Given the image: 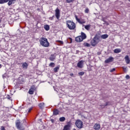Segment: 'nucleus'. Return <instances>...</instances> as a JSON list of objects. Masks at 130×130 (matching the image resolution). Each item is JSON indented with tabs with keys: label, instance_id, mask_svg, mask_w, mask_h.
<instances>
[{
	"label": "nucleus",
	"instance_id": "obj_1",
	"mask_svg": "<svg viewBox=\"0 0 130 130\" xmlns=\"http://www.w3.org/2000/svg\"><path fill=\"white\" fill-rule=\"evenodd\" d=\"M40 43L42 46L44 47H48L49 46V43L47 40V39L44 37H42L40 39Z\"/></svg>",
	"mask_w": 130,
	"mask_h": 130
},
{
	"label": "nucleus",
	"instance_id": "obj_2",
	"mask_svg": "<svg viewBox=\"0 0 130 130\" xmlns=\"http://www.w3.org/2000/svg\"><path fill=\"white\" fill-rule=\"evenodd\" d=\"M67 27L70 30H75L76 29V23L71 20H68L66 22Z\"/></svg>",
	"mask_w": 130,
	"mask_h": 130
},
{
	"label": "nucleus",
	"instance_id": "obj_3",
	"mask_svg": "<svg viewBox=\"0 0 130 130\" xmlns=\"http://www.w3.org/2000/svg\"><path fill=\"white\" fill-rule=\"evenodd\" d=\"M75 125H76L77 127H78V128H82L83 121L80 119H77L75 122Z\"/></svg>",
	"mask_w": 130,
	"mask_h": 130
},
{
	"label": "nucleus",
	"instance_id": "obj_4",
	"mask_svg": "<svg viewBox=\"0 0 130 130\" xmlns=\"http://www.w3.org/2000/svg\"><path fill=\"white\" fill-rule=\"evenodd\" d=\"M98 42H99V38L95 36L91 41V44L92 46H95L97 45V43H98Z\"/></svg>",
	"mask_w": 130,
	"mask_h": 130
},
{
	"label": "nucleus",
	"instance_id": "obj_5",
	"mask_svg": "<svg viewBox=\"0 0 130 130\" xmlns=\"http://www.w3.org/2000/svg\"><path fill=\"white\" fill-rule=\"evenodd\" d=\"M16 126L17 128L20 130H24L25 129V127H23L22 125H21V122L20 120H18L17 122L16 123Z\"/></svg>",
	"mask_w": 130,
	"mask_h": 130
},
{
	"label": "nucleus",
	"instance_id": "obj_6",
	"mask_svg": "<svg viewBox=\"0 0 130 130\" xmlns=\"http://www.w3.org/2000/svg\"><path fill=\"white\" fill-rule=\"evenodd\" d=\"M55 16L57 19L59 20V18H60V10L57 8L55 10Z\"/></svg>",
	"mask_w": 130,
	"mask_h": 130
},
{
	"label": "nucleus",
	"instance_id": "obj_7",
	"mask_svg": "<svg viewBox=\"0 0 130 130\" xmlns=\"http://www.w3.org/2000/svg\"><path fill=\"white\" fill-rule=\"evenodd\" d=\"M71 125H72V123L71 122V121H69L67 123V124L64 126L63 130H70Z\"/></svg>",
	"mask_w": 130,
	"mask_h": 130
},
{
	"label": "nucleus",
	"instance_id": "obj_8",
	"mask_svg": "<svg viewBox=\"0 0 130 130\" xmlns=\"http://www.w3.org/2000/svg\"><path fill=\"white\" fill-rule=\"evenodd\" d=\"M75 19L76 20V21L79 23V24H85L86 23V21H85L84 19H79V18H78V16L75 15Z\"/></svg>",
	"mask_w": 130,
	"mask_h": 130
},
{
	"label": "nucleus",
	"instance_id": "obj_9",
	"mask_svg": "<svg viewBox=\"0 0 130 130\" xmlns=\"http://www.w3.org/2000/svg\"><path fill=\"white\" fill-rule=\"evenodd\" d=\"M93 128L94 130H100V128H101V125H100V123H96L93 125Z\"/></svg>",
	"mask_w": 130,
	"mask_h": 130
},
{
	"label": "nucleus",
	"instance_id": "obj_10",
	"mask_svg": "<svg viewBox=\"0 0 130 130\" xmlns=\"http://www.w3.org/2000/svg\"><path fill=\"white\" fill-rule=\"evenodd\" d=\"M83 66H84V61L82 60L79 61L77 63V67L79 69H83Z\"/></svg>",
	"mask_w": 130,
	"mask_h": 130
},
{
	"label": "nucleus",
	"instance_id": "obj_11",
	"mask_svg": "<svg viewBox=\"0 0 130 130\" xmlns=\"http://www.w3.org/2000/svg\"><path fill=\"white\" fill-rule=\"evenodd\" d=\"M84 40L80 36H79L75 38V41L76 42H82Z\"/></svg>",
	"mask_w": 130,
	"mask_h": 130
},
{
	"label": "nucleus",
	"instance_id": "obj_12",
	"mask_svg": "<svg viewBox=\"0 0 130 130\" xmlns=\"http://www.w3.org/2000/svg\"><path fill=\"white\" fill-rule=\"evenodd\" d=\"M113 61V57H110L105 61V63H109V62H112Z\"/></svg>",
	"mask_w": 130,
	"mask_h": 130
},
{
	"label": "nucleus",
	"instance_id": "obj_13",
	"mask_svg": "<svg viewBox=\"0 0 130 130\" xmlns=\"http://www.w3.org/2000/svg\"><path fill=\"white\" fill-rule=\"evenodd\" d=\"M125 61L127 64H128L130 63V59L129 56L128 55H126L124 57Z\"/></svg>",
	"mask_w": 130,
	"mask_h": 130
},
{
	"label": "nucleus",
	"instance_id": "obj_14",
	"mask_svg": "<svg viewBox=\"0 0 130 130\" xmlns=\"http://www.w3.org/2000/svg\"><path fill=\"white\" fill-rule=\"evenodd\" d=\"M80 37L83 40L86 39V38H87V36L86 35V34H85L83 32H81Z\"/></svg>",
	"mask_w": 130,
	"mask_h": 130
},
{
	"label": "nucleus",
	"instance_id": "obj_15",
	"mask_svg": "<svg viewBox=\"0 0 130 130\" xmlns=\"http://www.w3.org/2000/svg\"><path fill=\"white\" fill-rule=\"evenodd\" d=\"M53 115H58L59 114V110L55 109L53 111Z\"/></svg>",
	"mask_w": 130,
	"mask_h": 130
},
{
	"label": "nucleus",
	"instance_id": "obj_16",
	"mask_svg": "<svg viewBox=\"0 0 130 130\" xmlns=\"http://www.w3.org/2000/svg\"><path fill=\"white\" fill-rule=\"evenodd\" d=\"M49 59L51 61H54V59H55V55H54V54H52L49 57Z\"/></svg>",
	"mask_w": 130,
	"mask_h": 130
},
{
	"label": "nucleus",
	"instance_id": "obj_17",
	"mask_svg": "<svg viewBox=\"0 0 130 130\" xmlns=\"http://www.w3.org/2000/svg\"><path fill=\"white\" fill-rule=\"evenodd\" d=\"M28 63L25 62L22 63V67L23 68V69L27 70V69H28Z\"/></svg>",
	"mask_w": 130,
	"mask_h": 130
},
{
	"label": "nucleus",
	"instance_id": "obj_18",
	"mask_svg": "<svg viewBox=\"0 0 130 130\" xmlns=\"http://www.w3.org/2000/svg\"><path fill=\"white\" fill-rule=\"evenodd\" d=\"M14 2H16V0H9L8 5V6H11V5H13L14 4Z\"/></svg>",
	"mask_w": 130,
	"mask_h": 130
},
{
	"label": "nucleus",
	"instance_id": "obj_19",
	"mask_svg": "<svg viewBox=\"0 0 130 130\" xmlns=\"http://www.w3.org/2000/svg\"><path fill=\"white\" fill-rule=\"evenodd\" d=\"M84 28L86 30H87V31H89L91 28V24L86 25L84 26Z\"/></svg>",
	"mask_w": 130,
	"mask_h": 130
},
{
	"label": "nucleus",
	"instance_id": "obj_20",
	"mask_svg": "<svg viewBox=\"0 0 130 130\" xmlns=\"http://www.w3.org/2000/svg\"><path fill=\"white\" fill-rule=\"evenodd\" d=\"M9 2V0H0V5L6 4Z\"/></svg>",
	"mask_w": 130,
	"mask_h": 130
},
{
	"label": "nucleus",
	"instance_id": "obj_21",
	"mask_svg": "<svg viewBox=\"0 0 130 130\" xmlns=\"http://www.w3.org/2000/svg\"><path fill=\"white\" fill-rule=\"evenodd\" d=\"M59 70V66L56 67L53 69L54 73H57Z\"/></svg>",
	"mask_w": 130,
	"mask_h": 130
},
{
	"label": "nucleus",
	"instance_id": "obj_22",
	"mask_svg": "<svg viewBox=\"0 0 130 130\" xmlns=\"http://www.w3.org/2000/svg\"><path fill=\"white\" fill-rule=\"evenodd\" d=\"M114 52V53H119V52H121V50L120 49H115Z\"/></svg>",
	"mask_w": 130,
	"mask_h": 130
},
{
	"label": "nucleus",
	"instance_id": "obj_23",
	"mask_svg": "<svg viewBox=\"0 0 130 130\" xmlns=\"http://www.w3.org/2000/svg\"><path fill=\"white\" fill-rule=\"evenodd\" d=\"M44 28L46 31H48L50 29L49 25L47 24L45 25Z\"/></svg>",
	"mask_w": 130,
	"mask_h": 130
},
{
	"label": "nucleus",
	"instance_id": "obj_24",
	"mask_svg": "<svg viewBox=\"0 0 130 130\" xmlns=\"http://www.w3.org/2000/svg\"><path fill=\"white\" fill-rule=\"evenodd\" d=\"M39 107L41 109H43V108H44V104L43 103H40L39 104Z\"/></svg>",
	"mask_w": 130,
	"mask_h": 130
},
{
	"label": "nucleus",
	"instance_id": "obj_25",
	"mask_svg": "<svg viewBox=\"0 0 130 130\" xmlns=\"http://www.w3.org/2000/svg\"><path fill=\"white\" fill-rule=\"evenodd\" d=\"M101 38H102V39H106V38H108V35H103L101 36Z\"/></svg>",
	"mask_w": 130,
	"mask_h": 130
},
{
	"label": "nucleus",
	"instance_id": "obj_26",
	"mask_svg": "<svg viewBox=\"0 0 130 130\" xmlns=\"http://www.w3.org/2000/svg\"><path fill=\"white\" fill-rule=\"evenodd\" d=\"M109 105H111L110 102H107V103H106V104L104 105H100V106L101 107H102V106H103L104 107H106V106H108Z\"/></svg>",
	"mask_w": 130,
	"mask_h": 130
},
{
	"label": "nucleus",
	"instance_id": "obj_27",
	"mask_svg": "<svg viewBox=\"0 0 130 130\" xmlns=\"http://www.w3.org/2000/svg\"><path fill=\"white\" fill-rule=\"evenodd\" d=\"M59 120L61 122H63V121H64L66 120V117H60L59 119Z\"/></svg>",
	"mask_w": 130,
	"mask_h": 130
},
{
	"label": "nucleus",
	"instance_id": "obj_28",
	"mask_svg": "<svg viewBox=\"0 0 130 130\" xmlns=\"http://www.w3.org/2000/svg\"><path fill=\"white\" fill-rule=\"evenodd\" d=\"M83 46L85 47H90V46H91V45H90V44L88 43H83Z\"/></svg>",
	"mask_w": 130,
	"mask_h": 130
},
{
	"label": "nucleus",
	"instance_id": "obj_29",
	"mask_svg": "<svg viewBox=\"0 0 130 130\" xmlns=\"http://www.w3.org/2000/svg\"><path fill=\"white\" fill-rule=\"evenodd\" d=\"M49 67H50V68H54V67H55V63H54V62H51L49 64Z\"/></svg>",
	"mask_w": 130,
	"mask_h": 130
},
{
	"label": "nucleus",
	"instance_id": "obj_30",
	"mask_svg": "<svg viewBox=\"0 0 130 130\" xmlns=\"http://www.w3.org/2000/svg\"><path fill=\"white\" fill-rule=\"evenodd\" d=\"M28 93L30 95H33V94H34V90L30 89L28 91Z\"/></svg>",
	"mask_w": 130,
	"mask_h": 130
},
{
	"label": "nucleus",
	"instance_id": "obj_31",
	"mask_svg": "<svg viewBox=\"0 0 130 130\" xmlns=\"http://www.w3.org/2000/svg\"><path fill=\"white\" fill-rule=\"evenodd\" d=\"M84 75H85V72H80L78 73L79 76H84Z\"/></svg>",
	"mask_w": 130,
	"mask_h": 130
},
{
	"label": "nucleus",
	"instance_id": "obj_32",
	"mask_svg": "<svg viewBox=\"0 0 130 130\" xmlns=\"http://www.w3.org/2000/svg\"><path fill=\"white\" fill-rule=\"evenodd\" d=\"M66 2L68 3V4H71V3H74L75 0H66Z\"/></svg>",
	"mask_w": 130,
	"mask_h": 130
},
{
	"label": "nucleus",
	"instance_id": "obj_33",
	"mask_svg": "<svg viewBox=\"0 0 130 130\" xmlns=\"http://www.w3.org/2000/svg\"><path fill=\"white\" fill-rule=\"evenodd\" d=\"M56 42H58V43H60L61 45H62L63 44V41H62L57 40L56 41Z\"/></svg>",
	"mask_w": 130,
	"mask_h": 130
},
{
	"label": "nucleus",
	"instance_id": "obj_34",
	"mask_svg": "<svg viewBox=\"0 0 130 130\" xmlns=\"http://www.w3.org/2000/svg\"><path fill=\"white\" fill-rule=\"evenodd\" d=\"M31 90H32L33 91H35V90L36 89V88H35V86L34 85H32L31 87H30V88Z\"/></svg>",
	"mask_w": 130,
	"mask_h": 130
},
{
	"label": "nucleus",
	"instance_id": "obj_35",
	"mask_svg": "<svg viewBox=\"0 0 130 130\" xmlns=\"http://www.w3.org/2000/svg\"><path fill=\"white\" fill-rule=\"evenodd\" d=\"M84 13L85 14H89V9L88 8L85 9V10L84 11Z\"/></svg>",
	"mask_w": 130,
	"mask_h": 130
},
{
	"label": "nucleus",
	"instance_id": "obj_36",
	"mask_svg": "<svg viewBox=\"0 0 130 130\" xmlns=\"http://www.w3.org/2000/svg\"><path fill=\"white\" fill-rule=\"evenodd\" d=\"M54 18V15H53L52 17H50L49 18V20H50V21H52Z\"/></svg>",
	"mask_w": 130,
	"mask_h": 130
},
{
	"label": "nucleus",
	"instance_id": "obj_37",
	"mask_svg": "<svg viewBox=\"0 0 130 130\" xmlns=\"http://www.w3.org/2000/svg\"><path fill=\"white\" fill-rule=\"evenodd\" d=\"M33 109V107H30L27 110V112L30 113L31 112V111Z\"/></svg>",
	"mask_w": 130,
	"mask_h": 130
},
{
	"label": "nucleus",
	"instance_id": "obj_38",
	"mask_svg": "<svg viewBox=\"0 0 130 130\" xmlns=\"http://www.w3.org/2000/svg\"><path fill=\"white\" fill-rule=\"evenodd\" d=\"M115 68H113L110 71V73H113V72H115Z\"/></svg>",
	"mask_w": 130,
	"mask_h": 130
},
{
	"label": "nucleus",
	"instance_id": "obj_39",
	"mask_svg": "<svg viewBox=\"0 0 130 130\" xmlns=\"http://www.w3.org/2000/svg\"><path fill=\"white\" fill-rule=\"evenodd\" d=\"M1 130H6V128H5V126H1Z\"/></svg>",
	"mask_w": 130,
	"mask_h": 130
},
{
	"label": "nucleus",
	"instance_id": "obj_40",
	"mask_svg": "<svg viewBox=\"0 0 130 130\" xmlns=\"http://www.w3.org/2000/svg\"><path fill=\"white\" fill-rule=\"evenodd\" d=\"M125 78H126V79H127V80L129 79H130L129 75H126V76H125Z\"/></svg>",
	"mask_w": 130,
	"mask_h": 130
},
{
	"label": "nucleus",
	"instance_id": "obj_41",
	"mask_svg": "<svg viewBox=\"0 0 130 130\" xmlns=\"http://www.w3.org/2000/svg\"><path fill=\"white\" fill-rule=\"evenodd\" d=\"M8 99L9 100H12V97L10 96V95H8L7 97Z\"/></svg>",
	"mask_w": 130,
	"mask_h": 130
},
{
	"label": "nucleus",
	"instance_id": "obj_42",
	"mask_svg": "<svg viewBox=\"0 0 130 130\" xmlns=\"http://www.w3.org/2000/svg\"><path fill=\"white\" fill-rule=\"evenodd\" d=\"M70 76L71 77H74V73H71V74H70Z\"/></svg>",
	"mask_w": 130,
	"mask_h": 130
},
{
	"label": "nucleus",
	"instance_id": "obj_43",
	"mask_svg": "<svg viewBox=\"0 0 130 130\" xmlns=\"http://www.w3.org/2000/svg\"><path fill=\"white\" fill-rule=\"evenodd\" d=\"M51 121L52 123H53V122H54V120L53 119H51Z\"/></svg>",
	"mask_w": 130,
	"mask_h": 130
},
{
	"label": "nucleus",
	"instance_id": "obj_44",
	"mask_svg": "<svg viewBox=\"0 0 130 130\" xmlns=\"http://www.w3.org/2000/svg\"><path fill=\"white\" fill-rule=\"evenodd\" d=\"M70 40H71V43H72V41H73V39L72 38H70Z\"/></svg>",
	"mask_w": 130,
	"mask_h": 130
},
{
	"label": "nucleus",
	"instance_id": "obj_45",
	"mask_svg": "<svg viewBox=\"0 0 130 130\" xmlns=\"http://www.w3.org/2000/svg\"><path fill=\"white\" fill-rule=\"evenodd\" d=\"M23 122H26V120L23 119Z\"/></svg>",
	"mask_w": 130,
	"mask_h": 130
},
{
	"label": "nucleus",
	"instance_id": "obj_46",
	"mask_svg": "<svg viewBox=\"0 0 130 130\" xmlns=\"http://www.w3.org/2000/svg\"><path fill=\"white\" fill-rule=\"evenodd\" d=\"M40 9H39V8H38V9H37V11H40Z\"/></svg>",
	"mask_w": 130,
	"mask_h": 130
},
{
	"label": "nucleus",
	"instance_id": "obj_47",
	"mask_svg": "<svg viewBox=\"0 0 130 130\" xmlns=\"http://www.w3.org/2000/svg\"><path fill=\"white\" fill-rule=\"evenodd\" d=\"M1 67H2V64H0V69H1Z\"/></svg>",
	"mask_w": 130,
	"mask_h": 130
},
{
	"label": "nucleus",
	"instance_id": "obj_48",
	"mask_svg": "<svg viewBox=\"0 0 130 130\" xmlns=\"http://www.w3.org/2000/svg\"><path fill=\"white\" fill-rule=\"evenodd\" d=\"M73 130H77V129H76V128H74Z\"/></svg>",
	"mask_w": 130,
	"mask_h": 130
},
{
	"label": "nucleus",
	"instance_id": "obj_49",
	"mask_svg": "<svg viewBox=\"0 0 130 130\" xmlns=\"http://www.w3.org/2000/svg\"><path fill=\"white\" fill-rule=\"evenodd\" d=\"M128 2H130V0H128Z\"/></svg>",
	"mask_w": 130,
	"mask_h": 130
}]
</instances>
